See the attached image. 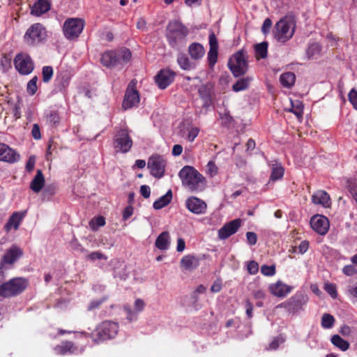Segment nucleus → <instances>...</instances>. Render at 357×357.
I'll return each mask as SVG.
<instances>
[{
	"label": "nucleus",
	"mask_w": 357,
	"mask_h": 357,
	"mask_svg": "<svg viewBox=\"0 0 357 357\" xmlns=\"http://www.w3.org/2000/svg\"><path fill=\"white\" fill-rule=\"evenodd\" d=\"M178 176L182 185L190 192H200L206 187L205 178L193 167L185 166L179 172Z\"/></svg>",
	"instance_id": "obj_1"
},
{
	"label": "nucleus",
	"mask_w": 357,
	"mask_h": 357,
	"mask_svg": "<svg viewBox=\"0 0 357 357\" xmlns=\"http://www.w3.org/2000/svg\"><path fill=\"white\" fill-rule=\"evenodd\" d=\"M189 33V29L180 21H170L166 29V37L169 44L176 47L178 43L185 40Z\"/></svg>",
	"instance_id": "obj_2"
},
{
	"label": "nucleus",
	"mask_w": 357,
	"mask_h": 357,
	"mask_svg": "<svg viewBox=\"0 0 357 357\" xmlns=\"http://www.w3.org/2000/svg\"><path fill=\"white\" fill-rule=\"evenodd\" d=\"M28 286V280L24 278H15L0 285V296L9 298L23 292Z\"/></svg>",
	"instance_id": "obj_3"
},
{
	"label": "nucleus",
	"mask_w": 357,
	"mask_h": 357,
	"mask_svg": "<svg viewBox=\"0 0 357 357\" xmlns=\"http://www.w3.org/2000/svg\"><path fill=\"white\" fill-rule=\"evenodd\" d=\"M119 325L116 322L105 321L102 322L96 328L91 337L96 343L114 338L118 333Z\"/></svg>",
	"instance_id": "obj_4"
},
{
	"label": "nucleus",
	"mask_w": 357,
	"mask_h": 357,
	"mask_svg": "<svg viewBox=\"0 0 357 357\" xmlns=\"http://www.w3.org/2000/svg\"><path fill=\"white\" fill-rule=\"evenodd\" d=\"M295 24L292 20L284 17L278 22L275 26L274 36L280 42L289 40L294 33Z\"/></svg>",
	"instance_id": "obj_5"
},
{
	"label": "nucleus",
	"mask_w": 357,
	"mask_h": 357,
	"mask_svg": "<svg viewBox=\"0 0 357 357\" xmlns=\"http://www.w3.org/2000/svg\"><path fill=\"white\" fill-rule=\"evenodd\" d=\"M228 66L235 77L244 75L248 70V60L246 52L241 50L230 58Z\"/></svg>",
	"instance_id": "obj_6"
},
{
	"label": "nucleus",
	"mask_w": 357,
	"mask_h": 357,
	"mask_svg": "<svg viewBox=\"0 0 357 357\" xmlns=\"http://www.w3.org/2000/svg\"><path fill=\"white\" fill-rule=\"evenodd\" d=\"M128 128H119L114 136V147L123 153L128 152L132 146V140Z\"/></svg>",
	"instance_id": "obj_7"
},
{
	"label": "nucleus",
	"mask_w": 357,
	"mask_h": 357,
	"mask_svg": "<svg viewBox=\"0 0 357 357\" xmlns=\"http://www.w3.org/2000/svg\"><path fill=\"white\" fill-rule=\"evenodd\" d=\"M84 21L79 18H69L63 24L64 36L70 40L77 38L82 32Z\"/></svg>",
	"instance_id": "obj_8"
},
{
	"label": "nucleus",
	"mask_w": 357,
	"mask_h": 357,
	"mask_svg": "<svg viewBox=\"0 0 357 357\" xmlns=\"http://www.w3.org/2000/svg\"><path fill=\"white\" fill-rule=\"evenodd\" d=\"M22 255V250L15 245H12L6 250L0 262V282L4 279L3 268L5 265L12 266Z\"/></svg>",
	"instance_id": "obj_9"
},
{
	"label": "nucleus",
	"mask_w": 357,
	"mask_h": 357,
	"mask_svg": "<svg viewBox=\"0 0 357 357\" xmlns=\"http://www.w3.org/2000/svg\"><path fill=\"white\" fill-rule=\"evenodd\" d=\"M14 65L16 70L22 75H29L34 68V64L30 56L23 52L15 56Z\"/></svg>",
	"instance_id": "obj_10"
},
{
	"label": "nucleus",
	"mask_w": 357,
	"mask_h": 357,
	"mask_svg": "<svg viewBox=\"0 0 357 357\" xmlns=\"http://www.w3.org/2000/svg\"><path fill=\"white\" fill-rule=\"evenodd\" d=\"M136 84L137 81L133 79L128 86L122 103V107L124 109H130L139 102V94L136 89Z\"/></svg>",
	"instance_id": "obj_11"
},
{
	"label": "nucleus",
	"mask_w": 357,
	"mask_h": 357,
	"mask_svg": "<svg viewBox=\"0 0 357 357\" xmlns=\"http://www.w3.org/2000/svg\"><path fill=\"white\" fill-rule=\"evenodd\" d=\"M166 162L162 156L153 155L148 160L147 167L150 169L151 174L158 178L163 176L165 174Z\"/></svg>",
	"instance_id": "obj_12"
},
{
	"label": "nucleus",
	"mask_w": 357,
	"mask_h": 357,
	"mask_svg": "<svg viewBox=\"0 0 357 357\" xmlns=\"http://www.w3.org/2000/svg\"><path fill=\"white\" fill-rule=\"evenodd\" d=\"M45 36V29L43 26L39 24H33L26 32L24 40L29 45H33L40 42Z\"/></svg>",
	"instance_id": "obj_13"
},
{
	"label": "nucleus",
	"mask_w": 357,
	"mask_h": 357,
	"mask_svg": "<svg viewBox=\"0 0 357 357\" xmlns=\"http://www.w3.org/2000/svg\"><path fill=\"white\" fill-rule=\"evenodd\" d=\"M312 229L320 235H325L329 229L328 219L321 215H314L310 220Z\"/></svg>",
	"instance_id": "obj_14"
},
{
	"label": "nucleus",
	"mask_w": 357,
	"mask_h": 357,
	"mask_svg": "<svg viewBox=\"0 0 357 357\" xmlns=\"http://www.w3.org/2000/svg\"><path fill=\"white\" fill-rule=\"evenodd\" d=\"M176 73L169 69H162L155 77V82L160 89H166L174 80Z\"/></svg>",
	"instance_id": "obj_15"
},
{
	"label": "nucleus",
	"mask_w": 357,
	"mask_h": 357,
	"mask_svg": "<svg viewBox=\"0 0 357 357\" xmlns=\"http://www.w3.org/2000/svg\"><path fill=\"white\" fill-rule=\"evenodd\" d=\"M241 225V220L240 219H235L230 221L218 230V237L220 239L227 238L237 231Z\"/></svg>",
	"instance_id": "obj_16"
},
{
	"label": "nucleus",
	"mask_w": 357,
	"mask_h": 357,
	"mask_svg": "<svg viewBox=\"0 0 357 357\" xmlns=\"http://www.w3.org/2000/svg\"><path fill=\"white\" fill-rule=\"evenodd\" d=\"M20 155L5 144L0 143V160L13 163L18 161Z\"/></svg>",
	"instance_id": "obj_17"
},
{
	"label": "nucleus",
	"mask_w": 357,
	"mask_h": 357,
	"mask_svg": "<svg viewBox=\"0 0 357 357\" xmlns=\"http://www.w3.org/2000/svg\"><path fill=\"white\" fill-rule=\"evenodd\" d=\"M186 206L193 213L202 214L205 213L207 205L202 199L192 197L187 199Z\"/></svg>",
	"instance_id": "obj_18"
},
{
	"label": "nucleus",
	"mask_w": 357,
	"mask_h": 357,
	"mask_svg": "<svg viewBox=\"0 0 357 357\" xmlns=\"http://www.w3.org/2000/svg\"><path fill=\"white\" fill-rule=\"evenodd\" d=\"M312 201L314 204H320L327 208L331 206L329 195L324 190H318L312 197Z\"/></svg>",
	"instance_id": "obj_19"
},
{
	"label": "nucleus",
	"mask_w": 357,
	"mask_h": 357,
	"mask_svg": "<svg viewBox=\"0 0 357 357\" xmlns=\"http://www.w3.org/2000/svg\"><path fill=\"white\" fill-rule=\"evenodd\" d=\"M272 294L278 297H284L291 291V287L280 281L269 286Z\"/></svg>",
	"instance_id": "obj_20"
},
{
	"label": "nucleus",
	"mask_w": 357,
	"mask_h": 357,
	"mask_svg": "<svg viewBox=\"0 0 357 357\" xmlns=\"http://www.w3.org/2000/svg\"><path fill=\"white\" fill-rule=\"evenodd\" d=\"M50 9V2L48 0H38L31 8V13L36 16H40L47 13Z\"/></svg>",
	"instance_id": "obj_21"
},
{
	"label": "nucleus",
	"mask_w": 357,
	"mask_h": 357,
	"mask_svg": "<svg viewBox=\"0 0 357 357\" xmlns=\"http://www.w3.org/2000/svg\"><path fill=\"white\" fill-rule=\"evenodd\" d=\"M199 259L193 255H185L181 260V266L185 270L192 271L198 267Z\"/></svg>",
	"instance_id": "obj_22"
},
{
	"label": "nucleus",
	"mask_w": 357,
	"mask_h": 357,
	"mask_svg": "<svg viewBox=\"0 0 357 357\" xmlns=\"http://www.w3.org/2000/svg\"><path fill=\"white\" fill-rule=\"evenodd\" d=\"M101 63L106 67H112L119 63V58L116 51H108L102 54Z\"/></svg>",
	"instance_id": "obj_23"
},
{
	"label": "nucleus",
	"mask_w": 357,
	"mask_h": 357,
	"mask_svg": "<svg viewBox=\"0 0 357 357\" xmlns=\"http://www.w3.org/2000/svg\"><path fill=\"white\" fill-rule=\"evenodd\" d=\"M45 185V178L40 169H38L36 176L30 183V188L34 192H39Z\"/></svg>",
	"instance_id": "obj_24"
},
{
	"label": "nucleus",
	"mask_w": 357,
	"mask_h": 357,
	"mask_svg": "<svg viewBox=\"0 0 357 357\" xmlns=\"http://www.w3.org/2000/svg\"><path fill=\"white\" fill-rule=\"evenodd\" d=\"M24 215V213H20L18 212L13 213L4 227L6 231H9L12 227H14L15 229H17Z\"/></svg>",
	"instance_id": "obj_25"
},
{
	"label": "nucleus",
	"mask_w": 357,
	"mask_h": 357,
	"mask_svg": "<svg viewBox=\"0 0 357 357\" xmlns=\"http://www.w3.org/2000/svg\"><path fill=\"white\" fill-rule=\"evenodd\" d=\"M189 54L192 59H199L204 55V50L199 43H192L188 48Z\"/></svg>",
	"instance_id": "obj_26"
},
{
	"label": "nucleus",
	"mask_w": 357,
	"mask_h": 357,
	"mask_svg": "<svg viewBox=\"0 0 357 357\" xmlns=\"http://www.w3.org/2000/svg\"><path fill=\"white\" fill-rule=\"evenodd\" d=\"M172 199V192L169 190L167 193L159 198L153 203V208L155 209H160L168 205Z\"/></svg>",
	"instance_id": "obj_27"
},
{
	"label": "nucleus",
	"mask_w": 357,
	"mask_h": 357,
	"mask_svg": "<svg viewBox=\"0 0 357 357\" xmlns=\"http://www.w3.org/2000/svg\"><path fill=\"white\" fill-rule=\"evenodd\" d=\"M169 235L167 231L162 232L155 241V246L160 250H166L169 244Z\"/></svg>",
	"instance_id": "obj_28"
},
{
	"label": "nucleus",
	"mask_w": 357,
	"mask_h": 357,
	"mask_svg": "<svg viewBox=\"0 0 357 357\" xmlns=\"http://www.w3.org/2000/svg\"><path fill=\"white\" fill-rule=\"evenodd\" d=\"M296 76L291 72H287L280 75V81L284 87L291 88L295 83Z\"/></svg>",
	"instance_id": "obj_29"
},
{
	"label": "nucleus",
	"mask_w": 357,
	"mask_h": 357,
	"mask_svg": "<svg viewBox=\"0 0 357 357\" xmlns=\"http://www.w3.org/2000/svg\"><path fill=\"white\" fill-rule=\"evenodd\" d=\"M54 350L58 354L64 355L68 352L73 353L75 347L72 342L66 341L55 347Z\"/></svg>",
	"instance_id": "obj_30"
},
{
	"label": "nucleus",
	"mask_w": 357,
	"mask_h": 357,
	"mask_svg": "<svg viewBox=\"0 0 357 357\" xmlns=\"http://www.w3.org/2000/svg\"><path fill=\"white\" fill-rule=\"evenodd\" d=\"M331 340L332 344L341 351H345L349 348V343L342 339L339 335H333Z\"/></svg>",
	"instance_id": "obj_31"
},
{
	"label": "nucleus",
	"mask_w": 357,
	"mask_h": 357,
	"mask_svg": "<svg viewBox=\"0 0 357 357\" xmlns=\"http://www.w3.org/2000/svg\"><path fill=\"white\" fill-rule=\"evenodd\" d=\"M255 50L257 59H265L267 56L268 43L265 41L255 45Z\"/></svg>",
	"instance_id": "obj_32"
},
{
	"label": "nucleus",
	"mask_w": 357,
	"mask_h": 357,
	"mask_svg": "<svg viewBox=\"0 0 357 357\" xmlns=\"http://www.w3.org/2000/svg\"><path fill=\"white\" fill-rule=\"evenodd\" d=\"M284 168L278 164L273 165L272 167V172L271 174V181H277L282 178L284 175Z\"/></svg>",
	"instance_id": "obj_33"
},
{
	"label": "nucleus",
	"mask_w": 357,
	"mask_h": 357,
	"mask_svg": "<svg viewBox=\"0 0 357 357\" xmlns=\"http://www.w3.org/2000/svg\"><path fill=\"white\" fill-rule=\"evenodd\" d=\"M335 318L333 315L324 313L321 317V326L324 328H331L333 326Z\"/></svg>",
	"instance_id": "obj_34"
},
{
	"label": "nucleus",
	"mask_w": 357,
	"mask_h": 357,
	"mask_svg": "<svg viewBox=\"0 0 357 357\" xmlns=\"http://www.w3.org/2000/svg\"><path fill=\"white\" fill-rule=\"evenodd\" d=\"M300 307L298 301L290 300L289 301L280 304L277 307H285L287 308L289 312L294 313Z\"/></svg>",
	"instance_id": "obj_35"
},
{
	"label": "nucleus",
	"mask_w": 357,
	"mask_h": 357,
	"mask_svg": "<svg viewBox=\"0 0 357 357\" xmlns=\"http://www.w3.org/2000/svg\"><path fill=\"white\" fill-rule=\"evenodd\" d=\"M116 52L119 58V63H121V61L128 62L131 58V52L128 48H122L116 51Z\"/></svg>",
	"instance_id": "obj_36"
},
{
	"label": "nucleus",
	"mask_w": 357,
	"mask_h": 357,
	"mask_svg": "<svg viewBox=\"0 0 357 357\" xmlns=\"http://www.w3.org/2000/svg\"><path fill=\"white\" fill-rule=\"evenodd\" d=\"M249 82V78L240 79L233 85L232 89L236 92L246 89L248 87Z\"/></svg>",
	"instance_id": "obj_37"
},
{
	"label": "nucleus",
	"mask_w": 357,
	"mask_h": 357,
	"mask_svg": "<svg viewBox=\"0 0 357 357\" xmlns=\"http://www.w3.org/2000/svg\"><path fill=\"white\" fill-rule=\"evenodd\" d=\"M177 61L180 67L183 70H189L193 68V66L190 62L189 59L185 55L179 56Z\"/></svg>",
	"instance_id": "obj_38"
},
{
	"label": "nucleus",
	"mask_w": 357,
	"mask_h": 357,
	"mask_svg": "<svg viewBox=\"0 0 357 357\" xmlns=\"http://www.w3.org/2000/svg\"><path fill=\"white\" fill-rule=\"evenodd\" d=\"M105 224V220L102 216L94 218L89 222L91 228L94 231L97 230L98 227L104 226Z\"/></svg>",
	"instance_id": "obj_39"
},
{
	"label": "nucleus",
	"mask_w": 357,
	"mask_h": 357,
	"mask_svg": "<svg viewBox=\"0 0 357 357\" xmlns=\"http://www.w3.org/2000/svg\"><path fill=\"white\" fill-rule=\"evenodd\" d=\"M321 51V47L317 43H313L309 46L307 50V55L308 59L313 58L314 56L319 54Z\"/></svg>",
	"instance_id": "obj_40"
},
{
	"label": "nucleus",
	"mask_w": 357,
	"mask_h": 357,
	"mask_svg": "<svg viewBox=\"0 0 357 357\" xmlns=\"http://www.w3.org/2000/svg\"><path fill=\"white\" fill-rule=\"evenodd\" d=\"M285 341V338L282 335H280L275 337L273 340L269 344L267 347L268 350H275L278 348L281 343H283Z\"/></svg>",
	"instance_id": "obj_41"
},
{
	"label": "nucleus",
	"mask_w": 357,
	"mask_h": 357,
	"mask_svg": "<svg viewBox=\"0 0 357 357\" xmlns=\"http://www.w3.org/2000/svg\"><path fill=\"white\" fill-rule=\"evenodd\" d=\"M324 289L333 298H337V292L335 284L333 283H326L324 284Z\"/></svg>",
	"instance_id": "obj_42"
},
{
	"label": "nucleus",
	"mask_w": 357,
	"mask_h": 357,
	"mask_svg": "<svg viewBox=\"0 0 357 357\" xmlns=\"http://www.w3.org/2000/svg\"><path fill=\"white\" fill-rule=\"evenodd\" d=\"M261 272L266 276H273L275 274V266L262 265L261 267Z\"/></svg>",
	"instance_id": "obj_43"
},
{
	"label": "nucleus",
	"mask_w": 357,
	"mask_h": 357,
	"mask_svg": "<svg viewBox=\"0 0 357 357\" xmlns=\"http://www.w3.org/2000/svg\"><path fill=\"white\" fill-rule=\"evenodd\" d=\"M43 81L44 82H48L53 75V69L51 66H45L43 68Z\"/></svg>",
	"instance_id": "obj_44"
},
{
	"label": "nucleus",
	"mask_w": 357,
	"mask_h": 357,
	"mask_svg": "<svg viewBox=\"0 0 357 357\" xmlns=\"http://www.w3.org/2000/svg\"><path fill=\"white\" fill-rule=\"evenodd\" d=\"M37 81L38 78L35 76L27 84V92L31 96L35 94L37 91Z\"/></svg>",
	"instance_id": "obj_45"
},
{
	"label": "nucleus",
	"mask_w": 357,
	"mask_h": 357,
	"mask_svg": "<svg viewBox=\"0 0 357 357\" xmlns=\"http://www.w3.org/2000/svg\"><path fill=\"white\" fill-rule=\"evenodd\" d=\"M222 123L226 126H229L233 122V117L230 115L228 111H225L224 113H220Z\"/></svg>",
	"instance_id": "obj_46"
},
{
	"label": "nucleus",
	"mask_w": 357,
	"mask_h": 357,
	"mask_svg": "<svg viewBox=\"0 0 357 357\" xmlns=\"http://www.w3.org/2000/svg\"><path fill=\"white\" fill-rule=\"evenodd\" d=\"M218 59V50L210 49L208 53V63L213 66L216 62Z\"/></svg>",
	"instance_id": "obj_47"
},
{
	"label": "nucleus",
	"mask_w": 357,
	"mask_h": 357,
	"mask_svg": "<svg viewBox=\"0 0 357 357\" xmlns=\"http://www.w3.org/2000/svg\"><path fill=\"white\" fill-rule=\"evenodd\" d=\"M288 111L294 113L298 119L302 117L303 113L301 104L295 106L293 102H291V107Z\"/></svg>",
	"instance_id": "obj_48"
},
{
	"label": "nucleus",
	"mask_w": 357,
	"mask_h": 357,
	"mask_svg": "<svg viewBox=\"0 0 357 357\" xmlns=\"http://www.w3.org/2000/svg\"><path fill=\"white\" fill-rule=\"evenodd\" d=\"M348 98L354 109L357 110V91L352 89L348 94Z\"/></svg>",
	"instance_id": "obj_49"
},
{
	"label": "nucleus",
	"mask_w": 357,
	"mask_h": 357,
	"mask_svg": "<svg viewBox=\"0 0 357 357\" xmlns=\"http://www.w3.org/2000/svg\"><path fill=\"white\" fill-rule=\"evenodd\" d=\"M342 272L347 276H352L357 274V269L354 265H347L344 266Z\"/></svg>",
	"instance_id": "obj_50"
},
{
	"label": "nucleus",
	"mask_w": 357,
	"mask_h": 357,
	"mask_svg": "<svg viewBox=\"0 0 357 357\" xmlns=\"http://www.w3.org/2000/svg\"><path fill=\"white\" fill-rule=\"evenodd\" d=\"M199 132V129L197 127H192L189 129L188 134V139L189 142H193L197 137Z\"/></svg>",
	"instance_id": "obj_51"
},
{
	"label": "nucleus",
	"mask_w": 357,
	"mask_h": 357,
	"mask_svg": "<svg viewBox=\"0 0 357 357\" xmlns=\"http://www.w3.org/2000/svg\"><path fill=\"white\" fill-rule=\"evenodd\" d=\"M340 333L344 337H351L353 334V330L350 326L343 325L340 329Z\"/></svg>",
	"instance_id": "obj_52"
},
{
	"label": "nucleus",
	"mask_w": 357,
	"mask_h": 357,
	"mask_svg": "<svg viewBox=\"0 0 357 357\" xmlns=\"http://www.w3.org/2000/svg\"><path fill=\"white\" fill-rule=\"evenodd\" d=\"M209 45L210 49L218 50V43L217 38L213 32L211 33L209 35Z\"/></svg>",
	"instance_id": "obj_53"
},
{
	"label": "nucleus",
	"mask_w": 357,
	"mask_h": 357,
	"mask_svg": "<svg viewBox=\"0 0 357 357\" xmlns=\"http://www.w3.org/2000/svg\"><path fill=\"white\" fill-rule=\"evenodd\" d=\"M87 258L91 261L101 259H104L106 260L107 259V257L105 255H104L100 252H93L87 256Z\"/></svg>",
	"instance_id": "obj_54"
},
{
	"label": "nucleus",
	"mask_w": 357,
	"mask_h": 357,
	"mask_svg": "<svg viewBox=\"0 0 357 357\" xmlns=\"http://www.w3.org/2000/svg\"><path fill=\"white\" fill-rule=\"evenodd\" d=\"M259 270V266L258 264L255 261H251L248 264V272L254 275L258 272Z\"/></svg>",
	"instance_id": "obj_55"
},
{
	"label": "nucleus",
	"mask_w": 357,
	"mask_h": 357,
	"mask_svg": "<svg viewBox=\"0 0 357 357\" xmlns=\"http://www.w3.org/2000/svg\"><path fill=\"white\" fill-rule=\"evenodd\" d=\"M246 238L250 245H254L256 244L257 241V236L255 232L248 231L246 233Z\"/></svg>",
	"instance_id": "obj_56"
},
{
	"label": "nucleus",
	"mask_w": 357,
	"mask_h": 357,
	"mask_svg": "<svg viewBox=\"0 0 357 357\" xmlns=\"http://www.w3.org/2000/svg\"><path fill=\"white\" fill-rule=\"evenodd\" d=\"M47 121L49 123L52 125H55L59 121V114L56 112H51L47 116Z\"/></svg>",
	"instance_id": "obj_57"
},
{
	"label": "nucleus",
	"mask_w": 357,
	"mask_h": 357,
	"mask_svg": "<svg viewBox=\"0 0 357 357\" xmlns=\"http://www.w3.org/2000/svg\"><path fill=\"white\" fill-rule=\"evenodd\" d=\"M32 136L36 139H40L41 138L40 131L39 126L36 123L33 124V128L31 130Z\"/></svg>",
	"instance_id": "obj_58"
},
{
	"label": "nucleus",
	"mask_w": 357,
	"mask_h": 357,
	"mask_svg": "<svg viewBox=\"0 0 357 357\" xmlns=\"http://www.w3.org/2000/svg\"><path fill=\"white\" fill-rule=\"evenodd\" d=\"M35 163H36L35 157H33V156L29 157V158L26 162V169L29 172L33 171V169H34Z\"/></svg>",
	"instance_id": "obj_59"
},
{
	"label": "nucleus",
	"mask_w": 357,
	"mask_h": 357,
	"mask_svg": "<svg viewBox=\"0 0 357 357\" xmlns=\"http://www.w3.org/2000/svg\"><path fill=\"white\" fill-rule=\"evenodd\" d=\"M272 22L269 18H266L263 23L261 27V31L264 33H267L270 28L271 27Z\"/></svg>",
	"instance_id": "obj_60"
},
{
	"label": "nucleus",
	"mask_w": 357,
	"mask_h": 357,
	"mask_svg": "<svg viewBox=\"0 0 357 357\" xmlns=\"http://www.w3.org/2000/svg\"><path fill=\"white\" fill-rule=\"evenodd\" d=\"M207 166H208V172L211 176L217 174L218 167H216L215 164L213 161H210L208 163Z\"/></svg>",
	"instance_id": "obj_61"
},
{
	"label": "nucleus",
	"mask_w": 357,
	"mask_h": 357,
	"mask_svg": "<svg viewBox=\"0 0 357 357\" xmlns=\"http://www.w3.org/2000/svg\"><path fill=\"white\" fill-rule=\"evenodd\" d=\"M141 195L144 198H149L150 197V188L148 185H143L140 187Z\"/></svg>",
	"instance_id": "obj_62"
},
{
	"label": "nucleus",
	"mask_w": 357,
	"mask_h": 357,
	"mask_svg": "<svg viewBox=\"0 0 357 357\" xmlns=\"http://www.w3.org/2000/svg\"><path fill=\"white\" fill-rule=\"evenodd\" d=\"M222 289L221 282L219 280L215 281L211 287V291L214 293L219 292Z\"/></svg>",
	"instance_id": "obj_63"
},
{
	"label": "nucleus",
	"mask_w": 357,
	"mask_h": 357,
	"mask_svg": "<svg viewBox=\"0 0 357 357\" xmlns=\"http://www.w3.org/2000/svg\"><path fill=\"white\" fill-rule=\"evenodd\" d=\"M183 147L180 144H176L172 149V155L174 156H178L182 153Z\"/></svg>",
	"instance_id": "obj_64"
}]
</instances>
